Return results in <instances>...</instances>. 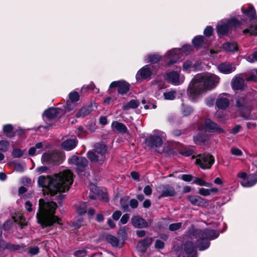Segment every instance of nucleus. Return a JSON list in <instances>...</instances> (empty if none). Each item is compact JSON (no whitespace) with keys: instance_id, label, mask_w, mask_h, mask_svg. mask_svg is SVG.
I'll use <instances>...</instances> for the list:
<instances>
[{"instance_id":"obj_1","label":"nucleus","mask_w":257,"mask_h":257,"mask_svg":"<svg viewBox=\"0 0 257 257\" xmlns=\"http://www.w3.org/2000/svg\"><path fill=\"white\" fill-rule=\"evenodd\" d=\"M48 184L45 185L46 178L44 176L38 178L40 187L45 188L47 194L53 196L58 192L68 191L73 183V174L70 170H66L52 176H48Z\"/></svg>"},{"instance_id":"obj_2","label":"nucleus","mask_w":257,"mask_h":257,"mask_svg":"<svg viewBox=\"0 0 257 257\" xmlns=\"http://www.w3.org/2000/svg\"><path fill=\"white\" fill-rule=\"evenodd\" d=\"M38 212L36 214L37 222L42 228L62 225V219L55 215L57 204L53 201L40 199Z\"/></svg>"},{"instance_id":"obj_3","label":"nucleus","mask_w":257,"mask_h":257,"mask_svg":"<svg viewBox=\"0 0 257 257\" xmlns=\"http://www.w3.org/2000/svg\"><path fill=\"white\" fill-rule=\"evenodd\" d=\"M219 80V78L215 74L204 77H194L187 88L188 97L192 101H194L203 92L215 87Z\"/></svg>"},{"instance_id":"obj_4","label":"nucleus","mask_w":257,"mask_h":257,"mask_svg":"<svg viewBox=\"0 0 257 257\" xmlns=\"http://www.w3.org/2000/svg\"><path fill=\"white\" fill-rule=\"evenodd\" d=\"M196 240V248L200 251L208 249L211 244L210 241L216 239L219 236V231L206 228L203 229H194L191 233Z\"/></svg>"},{"instance_id":"obj_5","label":"nucleus","mask_w":257,"mask_h":257,"mask_svg":"<svg viewBox=\"0 0 257 257\" xmlns=\"http://www.w3.org/2000/svg\"><path fill=\"white\" fill-rule=\"evenodd\" d=\"M106 151L107 147L105 145L97 143L94 145L93 150L88 151L86 156L92 163L102 165L106 160Z\"/></svg>"},{"instance_id":"obj_6","label":"nucleus","mask_w":257,"mask_h":257,"mask_svg":"<svg viewBox=\"0 0 257 257\" xmlns=\"http://www.w3.org/2000/svg\"><path fill=\"white\" fill-rule=\"evenodd\" d=\"M64 156L60 152L45 153L42 156L41 161L43 164L59 165L63 163Z\"/></svg>"},{"instance_id":"obj_7","label":"nucleus","mask_w":257,"mask_h":257,"mask_svg":"<svg viewBox=\"0 0 257 257\" xmlns=\"http://www.w3.org/2000/svg\"><path fill=\"white\" fill-rule=\"evenodd\" d=\"M69 164L76 166V172L80 174L84 172L88 166V161L84 157H79L75 155L70 156L68 160Z\"/></svg>"},{"instance_id":"obj_8","label":"nucleus","mask_w":257,"mask_h":257,"mask_svg":"<svg viewBox=\"0 0 257 257\" xmlns=\"http://www.w3.org/2000/svg\"><path fill=\"white\" fill-rule=\"evenodd\" d=\"M215 161L214 157L210 154H200L196 160V164L203 170L210 169Z\"/></svg>"},{"instance_id":"obj_9","label":"nucleus","mask_w":257,"mask_h":257,"mask_svg":"<svg viewBox=\"0 0 257 257\" xmlns=\"http://www.w3.org/2000/svg\"><path fill=\"white\" fill-rule=\"evenodd\" d=\"M109 89L116 88L118 94L124 95L130 90V84L124 80L121 79L112 82L109 85Z\"/></svg>"},{"instance_id":"obj_10","label":"nucleus","mask_w":257,"mask_h":257,"mask_svg":"<svg viewBox=\"0 0 257 257\" xmlns=\"http://www.w3.org/2000/svg\"><path fill=\"white\" fill-rule=\"evenodd\" d=\"M65 111L62 108L51 107L46 109L43 116L45 117L48 120H53L57 118H60L64 115Z\"/></svg>"},{"instance_id":"obj_11","label":"nucleus","mask_w":257,"mask_h":257,"mask_svg":"<svg viewBox=\"0 0 257 257\" xmlns=\"http://www.w3.org/2000/svg\"><path fill=\"white\" fill-rule=\"evenodd\" d=\"M145 143L149 148L160 147L163 144L162 138L156 135H151L145 139Z\"/></svg>"},{"instance_id":"obj_12","label":"nucleus","mask_w":257,"mask_h":257,"mask_svg":"<svg viewBox=\"0 0 257 257\" xmlns=\"http://www.w3.org/2000/svg\"><path fill=\"white\" fill-rule=\"evenodd\" d=\"M250 100L246 97H239L236 100L235 106L241 112V116H243L242 113L244 111H250L251 106L250 105Z\"/></svg>"},{"instance_id":"obj_13","label":"nucleus","mask_w":257,"mask_h":257,"mask_svg":"<svg viewBox=\"0 0 257 257\" xmlns=\"http://www.w3.org/2000/svg\"><path fill=\"white\" fill-rule=\"evenodd\" d=\"M150 65H146L142 67L137 73L136 79L138 82H141L143 80L150 79L153 74L150 67Z\"/></svg>"},{"instance_id":"obj_14","label":"nucleus","mask_w":257,"mask_h":257,"mask_svg":"<svg viewBox=\"0 0 257 257\" xmlns=\"http://www.w3.org/2000/svg\"><path fill=\"white\" fill-rule=\"evenodd\" d=\"M195 244L191 241H186L183 245V252L187 257H198Z\"/></svg>"},{"instance_id":"obj_15","label":"nucleus","mask_w":257,"mask_h":257,"mask_svg":"<svg viewBox=\"0 0 257 257\" xmlns=\"http://www.w3.org/2000/svg\"><path fill=\"white\" fill-rule=\"evenodd\" d=\"M205 128L210 133H224L225 131L219 125L210 118H206L204 121Z\"/></svg>"},{"instance_id":"obj_16","label":"nucleus","mask_w":257,"mask_h":257,"mask_svg":"<svg viewBox=\"0 0 257 257\" xmlns=\"http://www.w3.org/2000/svg\"><path fill=\"white\" fill-rule=\"evenodd\" d=\"M162 188L161 192L158 197L159 199L167 197H174L177 194L175 188L169 184L163 185Z\"/></svg>"},{"instance_id":"obj_17","label":"nucleus","mask_w":257,"mask_h":257,"mask_svg":"<svg viewBox=\"0 0 257 257\" xmlns=\"http://www.w3.org/2000/svg\"><path fill=\"white\" fill-rule=\"evenodd\" d=\"M131 220L132 225L135 228H143L149 226L148 222L139 215L133 216Z\"/></svg>"},{"instance_id":"obj_18","label":"nucleus","mask_w":257,"mask_h":257,"mask_svg":"<svg viewBox=\"0 0 257 257\" xmlns=\"http://www.w3.org/2000/svg\"><path fill=\"white\" fill-rule=\"evenodd\" d=\"M186 199L193 206H204L207 204L206 200L199 195H189Z\"/></svg>"},{"instance_id":"obj_19","label":"nucleus","mask_w":257,"mask_h":257,"mask_svg":"<svg viewBox=\"0 0 257 257\" xmlns=\"http://www.w3.org/2000/svg\"><path fill=\"white\" fill-rule=\"evenodd\" d=\"M165 79L169 83L174 85H178L180 84V75L176 71H172L166 74Z\"/></svg>"},{"instance_id":"obj_20","label":"nucleus","mask_w":257,"mask_h":257,"mask_svg":"<svg viewBox=\"0 0 257 257\" xmlns=\"http://www.w3.org/2000/svg\"><path fill=\"white\" fill-rule=\"evenodd\" d=\"M153 242L152 237H146L141 241H139L137 245L138 251L145 253L147 249L151 245Z\"/></svg>"},{"instance_id":"obj_21","label":"nucleus","mask_w":257,"mask_h":257,"mask_svg":"<svg viewBox=\"0 0 257 257\" xmlns=\"http://www.w3.org/2000/svg\"><path fill=\"white\" fill-rule=\"evenodd\" d=\"M246 86L244 80L240 77H236L231 81V87L234 90L242 91Z\"/></svg>"},{"instance_id":"obj_22","label":"nucleus","mask_w":257,"mask_h":257,"mask_svg":"<svg viewBox=\"0 0 257 257\" xmlns=\"http://www.w3.org/2000/svg\"><path fill=\"white\" fill-rule=\"evenodd\" d=\"M218 69L222 73L230 74L235 70V67L233 63H222L218 66Z\"/></svg>"},{"instance_id":"obj_23","label":"nucleus","mask_w":257,"mask_h":257,"mask_svg":"<svg viewBox=\"0 0 257 257\" xmlns=\"http://www.w3.org/2000/svg\"><path fill=\"white\" fill-rule=\"evenodd\" d=\"M105 239L113 247L121 248L123 246V242H120L119 239L112 234H105Z\"/></svg>"},{"instance_id":"obj_24","label":"nucleus","mask_w":257,"mask_h":257,"mask_svg":"<svg viewBox=\"0 0 257 257\" xmlns=\"http://www.w3.org/2000/svg\"><path fill=\"white\" fill-rule=\"evenodd\" d=\"M257 183V174L253 173L247 176L246 180H242L241 185L245 187H250L254 186Z\"/></svg>"},{"instance_id":"obj_25","label":"nucleus","mask_w":257,"mask_h":257,"mask_svg":"<svg viewBox=\"0 0 257 257\" xmlns=\"http://www.w3.org/2000/svg\"><path fill=\"white\" fill-rule=\"evenodd\" d=\"M93 103L91 102L88 105H85L81 107L79 110L76 113L75 116L77 118L84 117L88 115L91 111H93Z\"/></svg>"},{"instance_id":"obj_26","label":"nucleus","mask_w":257,"mask_h":257,"mask_svg":"<svg viewBox=\"0 0 257 257\" xmlns=\"http://www.w3.org/2000/svg\"><path fill=\"white\" fill-rule=\"evenodd\" d=\"M78 141L76 138L67 139L61 144V147L67 151L74 149L77 146Z\"/></svg>"},{"instance_id":"obj_27","label":"nucleus","mask_w":257,"mask_h":257,"mask_svg":"<svg viewBox=\"0 0 257 257\" xmlns=\"http://www.w3.org/2000/svg\"><path fill=\"white\" fill-rule=\"evenodd\" d=\"M241 12L251 22L256 18V10L252 5H250L245 9H241Z\"/></svg>"},{"instance_id":"obj_28","label":"nucleus","mask_w":257,"mask_h":257,"mask_svg":"<svg viewBox=\"0 0 257 257\" xmlns=\"http://www.w3.org/2000/svg\"><path fill=\"white\" fill-rule=\"evenodd\" d=\"M215 104L219 109H225L229 105V100L221 95L216 99Z\"/></svg>"},{"instance_id":"obj_29","label":"nucleus","mask_w":257,"mask_h":257,"mask_svg":"<svg viewBox=\"0 0 257 257\" xmlns=\"http://www.w3.org/2000/svg\"><path fill=\"white\" fill-rule=\"evenodd\" d=\"M194 47L197 49H200L206 44L204 36L197 35L194 37L192 40Z\"/></svg>"},{"instance_id":"obj_30","label":"nucleus","mask_w":257,"mask_h":257,"mask_svg":"<svg viewBox=\"0 0 257 257\" xmlns=\"http://www.w3.org/2000/svg\"><path fill=\"white\" fill-rule=\"evenodd\" d=\"M230 31V29L226 23L218 25L216 27V32L218 36L220 38L227 35Z\"/></svg>"},{"instance_id":"obj_31","label":"nucleus","mask_w":257,"mask_h":257,"mask_svg":"<svg viewBox=\"0 0 257 257\" xmlns=\"http://www.w3.org/2000/svg\"><path fill=\"white\" fill-rule=\"evenodd\" d=\"M25 247V245L24 244H15L11 243H7L5 242V244H4V247L3 248V250L7 249L9 251L12 252L20 249H23Z\"/></svg>"},{"instance_id":"obj_32","label":"nucleus","mask_w":257,"mask_h":257,"mask_svg":"<svg viewBox=\"0 0 257 257\" xmlns=\"http://www.w3.org/2000/svg\"><path fill=\"white\" fill-rule=\"evenodd\" d=\"M195 144L200 145L205 143L209 140L207 135L204 133H199L193 138Z\"/></svg>"},{"instance_id":"obj_33","label":"nucleus","mask_w":257,"mask_h":257,"mask_svg":"<svg viewBox=\"0 0 257 257\" xmlns=\"http://www.w3.org/2000/svg\"><path fill=\"white\" fill-rule=\"evenodd\" d=\"M223 49L227 52H235L238 50L237 43L225 42L222 45Z\"/></svg>"},{"instance_id":"obj_34","label":"nucleus","mask_w":257,"mask_h":257,"mask_svg":"<svg viewBox=\"0 0 257 257\" xmlns=\"http://www.w3.org/2000/svg\"><path fill=\"white\" fill-rule=\"evenodd\" d=\"M112 126L115 128L117 131L121 134H125L128 131L127 128L124 124L116 121L112 122Z\"/></svg>"},{"instance_id":"obj_35","label":"nucleus","mask_w":257,"mask_h":257,"mask_svg":"<svg viewBox=\"0 0 257 257\" xmlns=\"http://www.w3.org/2000/svg\"><path fill=\"white\" fill-rule=\"evenodd\" d=\"M128 229V228L127 226H124L120 227L117 231V234L119 238V240L122 241L121 242H123V244L125 240L127 237V231Z\"/></svg>"},{"instance_id":"obj_36","label":"nucleus","mask_w":257,"mask_h":257,"mask_svg":"<svg viewBox=\"0 0 257 257\" xmlns=\"http://www.w3.org/2000/svg\"><path fill=\"white\" fill-rule=\"evenodd\" d=\"M140 105V101L137 99H132L127 103L123 105L122 109L124 110H128L130 108H137Z\"/></svg>"},{"instance_id":"obj_37","label":"nucleus","mask_w":257,"mask_h":257,"mask_svg":"<svg viewBox=\"0 0 257 257\" xmlns=\"http://www.w3.org/2000/svg\"><path fill=\"white\" fill-rule=\"evenodd\" d=\"M3 132L9 138H13L15 136V133L14 132V127L11 124H5L3 127Z\"/></svg>"},{"instance_id":"obj_38","label":"nucleus","mask_w":257,"mask_h":257,"mask_svg":"<svg viewBox=\"0 0 257 257\" xmlns=\"http://www.w3.org/2000/svg\"><path fill=\"white\" fill-rule=\"evenodd\" d=\"M168 58L169 61L167 64L168 65H171L176 63L179 60L180 56L179 54L175 53L173 50H171L168 52Z\"/></svg>"},{"instance_id":"obj_39","label":"nucleus","mask_w":257,"mask_h":257,"mask_svg":"<svg viewBox=\"0 0 257 257\" xmlns=\"http://www.w3.org/2000/svg\"><path fill=\"white\" fill-rule=\"evenodd\" d=\"M226 24L227 25L230 30H231L232 28H238L241 25L240 22L234 17L228 20Z\"/></svg>"},{"instance_id":"obj_40","label":"nucleus","mask_w":257,"mask_h":257,"mask_svg":"<svg viewBox=\"0 0 257 257\" xmlns=\"http://www.w3.org/2000/svg\"><path fill=\"white\" fill-rule=\"evenodd\" d=\"M148 60L147 62L152 64H156L158 63L161 59V57L156 54H150L148 56Z\"/></svg>"},{"instance_id":"obj_41","label":"nucleus","mask_w":257,"mask_h":257,"mask_svg":"<svg viewBox=\"0 0 257 257\" xmlns=\"http://www.w3.org/2000/svg\"><path fill=\"white\" fill-rule=\"evenodd\" d=\"M69 101L71 102H77L80 98V95L78 92L73 91L69 93Z\"/></svg>"},{"instance_id":"obj_42","label":"nucleus","mask_w":257,"mask_h":257,"mask_svg":"<svg viewBox=\"0 0 257 257\" xmlns=\"http://www.w3.org/2000/svg\"><path fill=\"white\" fill-rule=\"evenodd\" d=\"M193 111L192 107L189 105L182 104V112L184 116H186L190 115Z\"/></svg>"},{"instance_id":"obj_43","label":"nucleus","mask_w":257,"mask_h":257,"mask_svg":"<svg viewBox=\"0 0 257 257\" xmlns=\"http://www.w3.org/2000/svg\"><path fill=\"white\" fill-rule=\"evenodd\" d=\"M14 220L16 222H18L20 227L22 229L24 228L27 225V223L25 222V218L22 215L19 216L17 219L14 218Z\"/></svg>"},{"instance_id":"obj_44","label":"nucleus","mask_w":257,"mask_h":257,"mask_svg":"<svg viewBox=\"0 0 257 257\" xmlns=\"http://www.w3.org/2000/svg\"><path fill=\"white\" fill-rule=\"evenodd\" d=\"M10 148V143L6 140L0 141V151L6 152Z\"/></svg>"},{"instance_id":"obj_45","label":"nucleus","mask_w":257,"mask_h":257,"mask_svg":"<svg viewBox=\"0 0 257 257\" xmlns=\"http://www.w3.org/2000/svg\"><path fill=\"white\" fill-rule=\"evenodd\" d=\"M24 152L19 148H14L12 155L14 158H19L23 156Z\"/></svg>"},{"instance_id":"obj_46","label":"nucleus","mask_w":257,"mask_h":257,"mask_svg":"<svg viewBox=\"0 0 257 257\" xmlns=\"http://www.w3.org/2000/svg\"><path fill=\"white\" fill-rule=\"evenodd\" d=\"M75 102H71L69 100H67L65 105H64V107L66 111L69 112L74 109L75 107Z\"/></svg>"},{"instance_id":"obj_47","label":"nucleus","mask_w":257,"mask_h":257,"mask_svg":"<svg viewBox=\"0 0 257 257\" xmlns=\"http://www.w3.org/2000/svg\"><path fill=\"white\" fill-rule=\"evenodd\" d=\"M182 226L181 222L172 223L169 226V229L171 231H176L179 229Z\"/></svg>"},{"instance_id":"obj_48","label":"nucleus","mask_w":257,"mask_h":257,"mask_svg":"<svg viewBox=\"0 0 257 257\" xmlns=\"http://www.w3.org/2000/svg\"><path fill=\"white\" fill-rule=\"evenodd\" d=\"M175 91H171L164 93V96L167 100H173L175 98Z\"/></svg>"},{"instance_id":"obj_49","label":"nucleus","mask_w":257,"mask_h":257,"mask_svg":"<svg viewBox=\"0 0 257 257\" xmlns=\"http://www.w3.org/2000/svg\"><path fill=\"white\" fill-rule=\"evenodd\" d=\"M213 33V28L211 26H207L203 31V34L206 37H210L212 35Z\"/></svg>"},{"instance_id":"obj_50","label":"nucleus","mask_w":257,"mask_h":257,"mask_svg":"<svg viewBox=\"0 0 257 257\" xmlns=\"http://www.w3.org/2000/svg\"><path fill=\"white\" fill-rule=\"evenodd\" d=\"M39 252L40 248L38 246L30 247L28 250V253L32 255H37Z\"/></svg>"},{"instance_id":"obj_51","label":"nucleus","mask_w":257,"mask_h":257,"mask_svg":"<svg viewBox=\"0 0 257 257\" xmlns=\"http://www.w3.org/2000/svg\"><path fill=\"white\" fill-rule=\"evenodd\" d=\"M98 196L100 200L104 202L108 201V194L107 192L103 191L99 192L98 193Z\"/></svg>"},{"instance_id":"obj_52","label":"nucleus","mask_w":257,"mask_h":257,"mask_svg":"<svg viewBox=\"0 0 257 257\" xmlns=\"http://www.w3.org/2000/svg\"><path fill=\"white\" fill-rule=\"evenodd\" d=\"M179 178L185 182H189L194 179V177L190 174H182Z\"/></svg>"},{"instance_id":"obj_53","label":"nucleus","mask_w":257,"mask_h":257,"mask_svg":"<svg viewBox=\"0 0 257 257\" xmlns=\"http://www.w3.org/2000/svg\"><path fill=\"white\" fill-rule=\"evenodd\" d=\"M74 255L76 257H85L87 255V251L85 249H80L76 251Z\"/></svg>"},{"instance_id":"obj_54","label":"nucleus","mask_w":257,"mask_h":257,"mask_svg":"<svg viewBox=\"0 0 257 257\" xmlns=\"http://www.w3.org/2000/svg\"><path fill=\"white\" fill-rule=\"evenodd\" d=\"M231 153L236 156H241L242 155V151L237 148H232L231 149Z\"/></svg>"},{"instance_id":"obj_55","label":"nucleus","mask_w":257,"mask_h":257,"mask_svg":"<svg viewBox=\"0 0 257 257\" xmlns=\"http://www.w3.org/2000/svg\"><path fill=\"white\" fill-rule=\"evenodd\" d=\"M205 181L202 178L198 177H194L193 183L198 185L200 186H203Z\"/></svg>"},{"instance_id":"obj_56","label":"nucleus","mask_w":257,"mask_h":257,"mask_svg":"<svg viewBox=\"0 0 257 257\" xmlns=\"http://www.w3.org/2000/svg\"><path fill=\"white\" fill-rule=\"evenodd\" d=\"M215 100V96H210L208 98H207L206 100V103L207 105L211 106L214 104V101Z\"/></svg>"},{"instance_id":"obj_57","label":"nucleus","mask_w":257,"mask_h":257,"mask_svg":"<svg viewBox=\"0 0 257 257\" xmlns=\"http://www.w3.org/2000/svg\"><path fill=\"white\" fill-rule=\"evenodd\" d=\"M198 193L203 196H207L210 195L209 189L203 188H199Z\"/></svg>"},{"instance_id":"obj_58","label":"nucleus","mask_w":257,"mask_h":257,"mask_svg":"<svg viewBox=\"0 0 257 257\" xmlns=\"http://www.w3.org/2000/svg\"><path fill=\"white\" fill-rule=\"evenodd\" d=\"M165 243L163 241L160 239L156 241L155 247L158 249H163L164 247Z\"/></svg>"},{"instance_id":"obj_59","label":"nucleus","mask_w":257,"mask_h":257,"mask_svg":"<svg viewBox=\"0 0 257 257\" xmlns=\"http://www.w3.org/2000/svg\"><path fill=\"white\" fill-rule=\"evenodd\" d=\"M121 212L119 210L115 211L113 212L112 217L113 220L117 221L118 220L121 215Z\"/></svg>"},{"instance_id":"obj_60","label":"nucleus","mask_w":257,"mask_h":257,"mask_svg":"<svg viewBox=\"0 0 257 257\" xmlns=\"http://www.w3.org/2000/svg\"><path fill=\"white\" fill-rule=\"evenodd\" d=\"M129 218L130 215L128 214L125 213L122 215L120 220V221L122 224H125L127 222Z\"/></svg>"},{"instance_id":"obj_61","label":"nucleus","mask_w":257,"mask_h":257,"mask_svg":"<svg viewBox=\"0 0 257 257\" xmlns=\"http://www.w3.org/2000/svg\"><path fill=\"white\" fill-rule=\"evenodd\" d=\"M144 192L146 195L149 196L152 193V189L150 186L147 185L144 188Z\"/></svg>"},{"instance_id":"obj_62","label":"nucleus","mask_w":257,"mask_h":257,"mask_svg":"<svg viewBox=\"0 0 257 257\" xmlns=\"http://www.w3.org/2000/svg\"><path fill=\"white\" fill-rule=\"evenodd\" d=\"M193 65L192 62L191 61H186L183 63V70H187Z\"/></svg>"},{"instance_id":"obj_63","label":"nucleus","mask_w":257,"mask_h":257,"mask_svg":"<svg viewBox=\"0 0 257 257\" xmlns=\"http://www.w3.org/2000/svg\"><path fill=\"white\" fill-rule=\"evenodd\" d=\"M241 128V126L239 124L236 125L235 126L232 128L230 131V133L233 135H235L238 133Z\"/></svg>"},{"instance_id":"obj_64","label":"nucleus","mask_w":257,"mask_h":257,"mask_svg":"<svg viewBox=\"0 0 257 257\" xmlns=\"http://www.w3.org/2000/svg\"><path fill=\"white\" fill-rule=\"evenodd\" d=\"M138 204V201L135 199H132L130 201V205L133 209L137 208Z\"/></svg>"}]
</instances>
